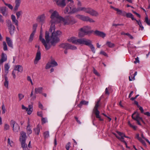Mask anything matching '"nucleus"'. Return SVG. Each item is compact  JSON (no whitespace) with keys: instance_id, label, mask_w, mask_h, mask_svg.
I'll use <instances>...</instances> for the list:
<instances>
[{"instance_id":"nucleus-1","label":"nucleus","mask_w":150,"mask_h":150,"mask_svg":"<svg viewBox=\"0 0 150 150\" xmlns=\"http://www.w3.org/2000/svg\"><path fill=\"white\" fill-rule=\"evenodd\" d=\"M52 32L51 36L50 37L49 33L47 31L45 32V40L42 38V35L41 33L39 36L40 40L47 50L49 49L51 45L54 46L56 43L59 42V37L62 34L61 32L59 30L56 31H53Z\"/></svg>"},{"instance_id":"nucleus-2","label":"nucleus","mask_w":150,"mask_h":150,"mask_svg":"<svg viewBox=\"0 0 150 150\" xmlns=\"http://www.w3.org/2000/svg\"><path fill=\"white\" fill-rule=\"evenodd\" d=\"M49 12L50 14V23L51 24L49 31L52 32L53 31H54L55 25L61 22L62 17L59 15V13L56 10L51 9L49 10Z\"/></svg>"},{"instance_id":"nucleus-3","label":"nucleus","mask_w":150,"mask_h":150,"mask_svg":"<svg viewBox=\"0 0 150 150\" xmlns=\"http://www.w3.org/2000/svg\"><path fill=\"white\" fill-rule=\"evenodd\" d=\"M68 41L70 42L75 44L81 45H85L88 46L91 48L92 51L95 53V50L93 45L91 44V40L85 38L77 39L74 37H72L68 39Z\"/></svg>"},{"instance_id":"nucleus-4","label":"nucleus","mask_w":150,"mask_h":150,"mask_svg":"<svg viewBox=\"0 0 150 150\" xmlns=\"http://www.w3.org/2000/svg\"><path fill=\"white\" fill-rule=\"evenodd\" d=\"M79 7L76 8L74 3L69 4L65 8L64 12L65 13L73 14L77 12L79 10Z\"/></svg>"},{"instance_id":"nucleus-5","label":"nucleus","mask_w":150,"mask_h":150,"mask_svg":"<svg viewBox=\"0 0 150 150\" xmlns=\"http://www.w3.org/2000/svg\"><path fill=\"white\" fill-rule=\"evenodd\" d=\"M76 22V21L72 16H69L65 18L62 17L61 23L64 25H73Z\"/></svg>"},{"instance_id":"nucleus-6","label":"nucleus","mask_w":150,"mask_h":150,"mask_svg":"<svg viewBox=\"0 0 150 150\" xmlns=\"http://www.w3.org/2000/svg\"><path fill=\"white\" fill-rule=\"evenodd\" d=\"M79 10L80 11H83L92 16H97L98 15V13L97 12L90 8L79 7Z\"/></svg>"},{"instance_id":"nucleus-7","label":"nucleus","mask_w":150,"mask_h":150,"mask_svg":"<svg viewBox=\"0 0 150 150\" xmlns=\"http://www.w3.org/2000/svg\"><path fill=\"white\" fill-rule=\"evenodd\" d=\"M100 99H98L96 103L95 106L93 110V112L96 115V117L97 118H98L99 120L103 121V119L101 118L99 115L100 112L98 110V108L99 106V103L100 102Z\"/></svg>"},{"instance_id":"nucleus-8","label":"nucleus","mask_w":150,"mask_h":150,"mask_svg":"<svg viewBox=\"0 0 150 150\" xmlns=\"http://www.w3.org/2000/svg\"><path fill=\"white\" fill-rule=\"evenodd\" d=\"M132 117L133 119L137 121V124L139 125H141L140 122L141 121L144 123V122L143 121L142 118L140 117L139 113L137 112H135L132 115Z\"/></svg>"},{"instance_id":"nucleus-9","label":"nucleus","mask_w":150,"mask_h":150,"mask_svg":"<svg viewBox=\"0 0 150 150\" xmlns=\"http://www.w3.org/2000/svg\"><path fill=\"white\" fill-rule=\"evenodd\" d=\"M6 22L7 26L10 34L11 35H13L15 30V26L13 24L10 20H7Z\"/></svg>"},{"instance_id":"nucleus-10","label":"nucleus","mask_w":150,"mask_h":150,"mask_svg":"<svg viewBox=\"0 0 150 150\" xmlns=\"http://www.w3.org/2000/svg\"><path fill=\"white\" fill-rule=\"evenodd\" d=\"M76 17L78 18L85 21H89L90 23H94L95 21L92 19L88 16H85L82 15H77Z\"/></svg>"},{"instance_id":"nucleus-11","label":"nucleus","mask_w":150,"mask_h":150,"mask_svg":"<svg viewBox=\"0 0 150 150\" xmlns=\"http://www.w3.org/2000/svg\"><path fill=\"white\" fill-rule=\"evenodd\" d=\"M10 125L12 127L13 132H18L20 129L19 126L14 121L12 120L11 121Z\"/></svg>"},{"instance_id":"nucleus-12","label":"nucleus","mask_w":150,"mask_h":150,"mask_svg":"<svg viewBox=\"0 0 150 150\" xmlns=\"http://www.w3.org/2000/svg\"><path fill=\"white\" fill-rule=\"evenodd\" d=\"M22 108L23 110H25L26 111H27V113L28 115L31 114L33 110V105H28V108L25 107L23 105H22Z\"/></svg>"},{"instance_id":"nucleus-13","label":"nucleus","mask_w":150,"mask_h":150,"mask_svg":"<svg viewBox=\"0 0 150 150\" xmlns=\"http://www.w3.org/2000/svg\"><path fill=\"white\" fill-rule=\"evenodd\" d=\"M54 1L59 6L63 8L66 6L65 0H54Z\"/></svg>"},{"instance_id":"nucleus-14","label":"nucleus","mask_w":150,"mask_h":150,"mask_svg":"<svg viewBox=\"0 0 150 150\" xmlns=\"http://www.w3.org/2000/svg\"><path fill=\"white\" fill-rule=\"evenodd\" d=\"M40 47L38 46V50H37V52L36 54V57L34 61V63L35 64H37L38 61L41 59V53L39 50Z\"/></svg>"},{"instance_id":"nucleus-15","label":"nucleus","mask_w":150,"mask_h":150,"mask_svg":"<svg viewBox=\"0 0 150 150\" xmlns=\"http://www.w3.org/2000/svg\"><path fill=\"white\" fill-rule=\"evenodd\" d=\"M0 12L3 15L6 17L8 16V12L6 11V8L5 6L0 7Z\"/></svg>"},{"instance_id":"nucleus-16","label":"nucleus","mask_w":150,"mask_h":150,"mask_svg":"<svg viewBox=\"0 0 150 150\" xmlns=\"http://www.w3.org/2000/svg\"><path fill=\"white\" fill-rule=\"evenodd\" d=\"M116 132L118 134L120 137V140L122 142H123L124 143H125V145H127V143L124 140V137H125L127 138H128V137L126 136L124 133H122L118 131H117Z\"/></svg>"},{"instance_id":"nucleus-17","label":"nucleus","mask_w":150,"mask_h":150,"mask_svg":"<svg viewBox=\"0 0 150 150\" xmlns=\"http://www.w3.org/2000/svg\"><path fill=\"white\" fill-rule=\"evenodd\" d=\"M45 16L44 14H42L38 16L37 18V21L41 23L42 24L45 23Z\"/></svg>"},{"instance_id":"nucleus-18","label":"nucleus","mask_w":150,"mask_h":150,"mask_svg":"<svg viewBox=\"0 0 150 150\" xmlns=\"http://www.w3.org/2000/svg\"><path fill=\"white\" fill-rule=\"evenodd\" d=\"M20 140L21 142L25 141L26 138V134L23 131H22L20 133Z\"/></svg>"},{"instance_id":"nucleus-19","label":"nucleus","mask_w":150,"mask_h":150,"mask_svg":"<svg viewBox=\"0 0 150 150\" xmlns=\"http://www.w3.org/2000/svg\"><path fill=\"white\" fill-rule=\"evenodd\" d=\"M91 29V27L90 26H87L81 28V30H83L85 33L88 34V33H91L92 32L91 31L89 30Z\"/></svg>"},{"instance_id":"nucleus-20","label":"nucleus","mask_w":150,"mask_h":150,"mask_svg":"<svg viewBox=\"0 0 150 150\" xmlns=\"http://www.w3.org/2000/svg\"><path fill=\"white\" fill-rule=\"evenodd\" d=\"M94 33L96 35L101 37L103 38H104L106 36L105 34L102 32L98 30H96L95 31Z\"/></svg>"},{"instance_id":"nucleus-21","label":"nucleus","mask_w":150,"mask_h":150,"mask_svg":"<svg viewBox=\"0 0 150 150\" xmlns=\"http://www.w3.org/2000/svg\"><path fill=\"white\" fill-rule=\"evenodd\" d=\"M7 58L6 55L4 53H2L1 56V59H0V63H2L7 60Z\"/></svg>"},{"instance_id":"nucleus-22","label":"nucleus","mask_w":150,"mask_h":150,"mask_svg":"<svg viewBox=\"0 0 150 150\" xmlns=\"http://www.w3.org/2000/svg\"><path fill=\"white\" fill-rule=\"evenodd\" d=\"M15 6L14 8L15 11H17L21 3V0H15Z\"/></svg>"},{"instance_id":"nucleus-23","label":"nucleus","mask_w":150,"mask_h":150,"mask_svg":"<svg viewBox=\"0 0 150 150\" xmlns=\"http://www.w3.org/2000/svg\"><path fill=\"white\" fill-rule=\"evenodd\" d=\"M14 70L17 71L19 72H22L23 71V67L21 65H16L15 67Z\"/></svg>"},{"instance_id":"nucleus-24","label":"nucleus","mask_w":150,"mask_h":150,"mask_svg":"<svg viewBox=\"0 0 150 150\" xmlns=\"http://www.w3.org/2000/svg\"><path fill=\"white\" fill-rule=\"evenodd\" d=\"M11 18L13 23L15 24L16 26H18V22L15 16L12 14L11 16Z\"/></svg>"},{"instance_id":"nucleus-25","label":"nucleus","mask_w":150,"mask_h":150,"mask_svg":"<svg viewBox=\"0 0 150 150\" xmlns=\"http://www.w3.org/2000/svg\"><path fill=\"white\" fill-rule=\"evenodd\" d=\"M6 40L8 46L11 47L13 48L12 42L11 39L9 37H7Z\"/></svg>"},{"instance_id":"nucleus-26","label":"nucleus","mask_w":150,"mask_h":150,"mask_svg":"<svg viewBox=\"0 0 150 150\" xmlns=\"http://www.w3.org/2000/svg\"><path fill=\"white\" fill-rule=\"evenodd\" d=\"M10 68V66L8 64H6L4 65V71L5 75H4L7 76L8 72V70Z\"/></svg>"},{"instance_id":"nucleus-27","label":"nucleus","mask_w":150,"mask_h":150,"mask_svg":"<svg viewBox=\"0 0 150 150\" xmlns=\"http://www.w3.org/2000/svg\"><path fill=\"white\" fill-rule=\"evenodd\" d=\"M116 11H117V14L123 16H125V11H122V10H120L118 8H117Z\"/></svg>"},{"instance_id":"nucleus-28","label":"nucleus","mask_w":150,"mask_h":150,"mask_svg":"<svg viewBox=\"0 0 150 150\" xmlns=\"http://www.w3.org/2000/svg\"><path fill=\"white\" fill-rule=\"evenodd\" d=\"M125 16H126L127 18H131L132 20L135 21V20H136V19L134 18L133 15H132V14L130 13H127L125 12Z\"/></svg>"},{"instance_id":"nucleus-29","label":"nucleus","mask_w":150,"mask_h":150,"mask_svg":"<svg viewBox=\"0 0 150 150\" xmlns=\"http://www.w3.org/2000/svg\"><path fill=\"white\" fill-rule=\"evenodd\" d=\"M28 126L27 127V132L28 134H30L32 133V131L30 125V122L29 120L28 122Z\"/></svg>"},{"instance_id":"nucleus-30","label":"nucleus","mask_w":150,"mask_h":150,"mask_svg":"<svg viewBox=\"0 0 150 150\" xmlns=\"http://www.w3.org/2000/svg\"><path fill=\"white\" fill-rule=\"evenodd\" d=\"M43 88L42 87H40L35 88V94L41 93L42 91Z\"/></svg>"},{"instance_id":"nucleus-31","label":"nucleus","mask_w":150,"mask_h":150,"mask_svg":"<svg viewBox=\"0 0 150 150\" xmlns=\"http://www.w3.org/2000/svg\"><path fill=\"white\" fill-rule=\"evenodd\" d=\"M87 34L85 33L84 31L82 30H81V28L79 30V32L78 36L79 37H83L85 35Z\"/></svg>"},{"instance_id":"nucleus-32","label":"nucleus","mask_w":150,"mask_h":150,"mask_svg":"<svg viewBox=\"0 0 150 150\" xmlns=\"http://www.w3.org/2000/svg\"><path fill=\"white\" fill-rule=\"evenodd\" d=\"M5 82L4 85L5 87L8 88V81L7 77L6 75H4Z\"/></svg>"},{"instance_id":"nucleus-33","label":"nucleus","mask_w":150,"mask_h":150,"mask_svg":"<svg viewBox=\"0 0 150 150\" xmlns=\"http://www.w3.org/2000/svg\"><path fill=\"white\" fill-rule=\"evenodd\" d=\"M22 147L23 150H29L27 147V144L25 143V141L21 142Z\"/></svg>"},{"instance_id":"nucleus-34","label":"nucleus","mask_w":150,"mask_h":150,"mask_svg":"<svg viewBox=\"0 0 150 150\" xmlns=\"http://www.w3.org/2000/svg\"><path fill=\"white\" fill-rule=\"evenodd\" d=\"M88 103V101L85 100H82L80 102V103L78 105V106L79 108H81L83 105H87Z\"/></svg>"},{"instance_id":"nucleus-35","label":"nucleus","mask_w":150,"mask_h":150,"mask_svg":"<svg viewBox=\"0 0 150 150\" xmlns=\"http://www.w3.org/2000/svg\"><path fill=\"white\" fill-rule=\"evenodd\" d=\"M40 126L39 125H38L37 126L36 128L34 129V130L36 134L37 135L39 134L40 132Z\"/></svg>"},{"instance_id":"nucleus-36","label":"nucleus","mask_w":150,"mask_h":150,"mask_svg":"<svg viewBox=\"0 0 150 150\" xmlns=\"http://www.w3.org/2000/svg\"><path fill=\"white\" fill-rule=\"evenodd\" d=\"M69 44L67 43H64L61 44L59 47L65 49H68V46Z\"/></svg>"},{"instance_id":"nucleus-37","label":"nucleus","mask_w":150,"mask_h":150,"mask_svg":"<svg viewBox=\"0 0 150 150\" xmlns=\"http://www.w3.org/2000/svg\"><path fill=\"white\" fill-rule=\"evenodd\" d=\"M22 14L23 12L21 10L17 11L16 12V16L17 19H18L20 16L22 15Z\"/></svg>"},{"instance_id":"nucleus-38","label":"nucleus","mask_w":150,"mask_h":150,"mask_svg":"<svg viewBox=\"0 0 150 150\" xmlns=\"http://www.w3.org/2000/svg\"><path fill=\"white\" fill-rule=\"evenodd\" d=\"M135 21L137 22L138 25H139L140 28H141V30H143L144 29V28L142 25V24L140 21V20H135Z\"/></svg>"},{"instance_id":"nucleus-39","label":"nucleus","mask_w":150,"mask_h":150,"mask_svg":"<svg viewBox=\"0 0 150 150\" xmlns=\"http://www.w3.org/2000/svg\"><path fill=\"white\" fill-rule=\"evenodd\" d=\"M35 33V31H34L32 33L30 34L29 40V41L30 42H31L33 41V37Z\"/></svg>"},{"instance_id":"nucleus-40","label":"nucleus","mask_w":150,"mask_h":150,"mask_svg":"<svg viewBox=\"0 0 150 150\" xmlns=\"http://www.w3.org/2000/svg\"><path fill=\"white\" fill-rule=\"evenodd\" d=\"M106 44L110 47H113L115 46L114 44L113 43L109 41L107 42Z\"/></svg>"},{"instance_id":"nucleus-41","label":"nucleus","mask_w":150,"mask_h":150,"mask_svg":"<svg viewBox=\"0 0 150 150\" xmlns=\"http://www.w3.org/2000/svg\"><path fill=\"white\" fill-rule=\"evenodd\" d=\"M76 47L73 45H71L70 44H69L68 49H71L72 50H75L76 49Z\"/></svg>"},{"instance_id":"nucleus-42","label":"nucleus","mask_w":150,"mask_h":150,"mask_svg":"<svg viewBox=\"0 0 150 150\" xmlns=\"http://www.w3.org/2000/svg\"><path fill=\"white\" fill-rule=\"evenodd\" d=\"M45 139L49 137V133L48 131H46L43 133Z\"/></svg>"},{"instance_id":"nucleus-43","label":"nucleus","mask_w":150,"mask_h":150,"mask_svg":"<svg viewBox=\"0 0 150 150\" xmlns=\"http://www.w3.org/2000/svg\"><path fill=\"white\" fill-rule=\"evenodd\" d=\"M3 1L4 2L5 5L8 6L9 8L11 10H12L13 9V7L12 5L10 4L6 3L4 0H3Z\"/></svg>"},{"instance_id":"nucleus-44","label":"nucleus","mask_w":150,"mask_h":150,"mask_svg":"<svg viewBox=\"0 0 150 150\" xmlns=\"http://www.w3.org/2000/svg\"><path fill=\"white\" fill-rule=\"evenodd\" d=\"M3 49L4 51H6L7 50V47L6 44L5 42L4 41L3 42Z\"/></svg>"},{"instance_id":"nucleus-45","label":"nucleus","mask_w":150,"mask_h":150,"mask_svg":"<svg viewBox=\"0 0 150 150\" xmlns=\"http://www.w3.org/2000/svg\"><path fill=\"white\" fill-rule=\"evenodd\" d=\"M52 67L56 66L57 65V62L54 60H52L51 62Z\"/></svg>"},{"instance_id":"nucleus-46","label":"nucleus","mask_w":150,"mask_h":150,"mask_svg":"<svg viewBox=\"0 0 150 150\" xmlns=\"http://www.w3.org/2000/svg\"><path fill=\"white\" fill-rule=\"evenodd\" d=\"M10 128L9 125L7 124H5L4 126V130H8Z\"/></svg>"},{"instance_id":"nucleus-47","label":"nucleus","mask_w":150,"mask_h":150,"mask_svg":"<svg viewBox=\"0 0 150 150\" xmlns=\"http://www.w3.org/2000/svg\"><path fill=\"white\" fill-rule=\"evenodd\" d=\"M18 96L20 101L24 97V95L21 93L18 94Z\"/></svg>"},{"instance_id":"nucleus-48","label":"nucleus","mask_w":150,"mask_h":150,"mask_svg":"<svg viewBox=\"0 0 150 150\" xmlns=\"http://www.w3.org/2000/svg\"><path fill=\"white\" fill-rule=\"evenodd\" d=\"M128 124L132 128H133L134 129L136 130L137 129V127L135 126H134L132 125L130 122L129 121L128 122Z\"/></svg>"},{"instance_id":"nucleus-49","label":"nucleus","mask_w":150,"mask_h":150,"mask_svg":"<svg viewBox=\"0 0 150 150\" xmlns=\"http://www.w3.org/2000/svg\"><path fill=\"white\" fill-rule=\"evenodd\" d=\"M71 143L70 142H69L66 145L65 148L67 150H69V148L70 147Z\"/></svg>"},{"instance_id":"nucleus-50","label":"nucleus","mask_w":150,"mask_h":150,"mask_svg":"<svg viewBox=\"0 0 150 150\" xmlns=\"http://www.w3.org/2000/svg\"><path fill=\"white\" fill-rule=\"evenodd\" d=\"M1 108L2 110V113L3 114H4L5 112L6 109L5 108V106L4 104H3L2 105Z\"/></svg>"},{"instance_id":"nucleus-51","label":"nucleus","mask_w":150,"mask_h":150,"mask_svg":"<svg viewBox=\"0 0 150 150\" xmlns=\"http://www.w3.org/2000/svg\"><path fill=\"white\" fill-rule=\"evenodd\" d=\"M145 22L149 25H150V21H149L147 17H145Z\"/></svg>"},{"instance_id":"nucleus-52","label":"nucleus","mask_w":150,"mask_h":150,"mask_svg":"<svg viewBox=\"0 0 150 150\" xmlns=\"http://www.w3.org/2000/svg\"><path fill=\"white\" fill-rule=\"evenodd\" d=\"M52 67V64H51V62L47 63L45 67V68L46 69H48L50 68L51 67Z\"/></svg>"},{"instance_id":"nucleus-53","label":"nucleus","mask_w":150,"mask_h":150,"mask_svg":"<svg viewBox=\"0 0 150 150\" xmlns=\"http://www.w3.org/2000/svg\"><path fill=\"white\" fill-rule=\"evenodd\" d=\"M41 121L42 123L43 124L45 123L46 122H47V119L46 118L42 117Z\"/></svg>"},{"instance_id":"nucleus-54","label":"nucleus","mask_w":150,"mask_h":150,"mask_svg":"<svg viewBox=\"0 0 150 150\" xmlns=\"http://www.w3.org/2000/svg\"><path fill=\"white\" fill-rule=\"evenodd\" d=\"M135 76L133 75H133H131L130 76H129V81H132V80H135Z\"/></svg>"},{"instance_id":"nucleus-55","label":"nucleus","mask_w":150,"mask_h":150,"mask_svg":"<svg viewBox=\"0 0 150 150\" xmlns=\"http://www.w3.org/2000/svg\"><path fill=\"white\" fill-rule=\"evenodd\" d=\"M139 141L142 143L143 144V145L146 146V143L144 140H143L142 138H141Z\"/></svg>"},{"instance_id":"nucleus-56","label":"nucleus","mask_w":150,"mask_h":150,"mask_svg":"<svg viewBox=\"0 0 150 150\" xmlns=\"http://www.w3.org/2000/svg\"><path fill=\"white\" fill-rule=\"evenodd\" d=\"M38 25L37 24H35L33 25V32L35 31V33L37 27Z\"/></svg>"},{"instance_id":"nucleus-57","label":"nucleus","mask_w":150,"mask_h":150,"mask_svg":"<svg viewBox=\"0 0 150 150\" xmlns=\"http://www.w3.org/2000/svg\"><path fill=\"white\" fill-rule=\"evenodd\" d=\"M33 90L31 92L30 95V96L32 97V99L33 100H34L36 98V96H33Z\"/></svg>"},{"instance_id":"nucleus-58","label":"nucleus","mask_w":150,"mask_h":150,"mask_svg":"<svg viewBox=\"0 0 150 150\" xmlns=\"http://www.w3.org/2000/svg\"><path fill=\"white\" fill-rule=\"evenodd\" d=\"M8 144H9V145H10V146H13V142H12V141H11V142L9 138L8 139Z\"/></svg>"},{"instance_id":"nucleus-59","label":"nucleus","mask_w":150,"mask_h":150,"mask_svg":"<svg viewBox=\"0 0 150 150\" xmlns=\"http://www.w3.org/2000/svg\"><path fill=\"white\" fill-rule=\"evenodd\" d=\"M4 20L3 19V17L2 15L0 14V22L2 23H4Z\"/></svg>"},{"instance_id":"nucleus-60","label":"nucleus","mask_w":150,"mask_h":150,"mask_svg":"<svg viewBox=\"0 0 150 150\" xmlns=\"http://www.w3.org/2000/svg\"><path fill=\"white\" fill-rule=\"evenodd\" d=\"M93 72L94 74L98 76H99V74L97 72V71L95 69H94L93 70Z\"/></svg>"},{"instance_id":"nucleus-61","label":"nucleus","mask_w":150,"mask_h":150,"mask_svg":"<svg viewBox=\"0 0 150 150\" xmlns=\"http://www.w3.org/2000/svg\"><path fill=\"white\" fill-rule=\"evenodd\" d=\"M38 104H39V105H38L39 107L40 108H41V109H43V105H42V104L40 102H39Z\"/></svg>"},{"instance_id":"nucleus-62","label":"nucleus","mask_w":150,"mask_h":150,"mask_svg":"<svg viewBox=\"0 0 150 150\" xmlns=\"http://www.w3.org/2000/svg\"><path fill=\"white\" fill-rule=\"evenodd\" d=\"M37 114L38 116L41 117H42V112H37Z\"/></svg>"},{"instance_id":"nucleus-63","label":"nucleus","mask_w":150,"mask_h":150,"mask_svg":"<svg viewBox=\"0 0 150 150\" xmlns=\"http://www.w3.org/2000/svg\"><path fill=\"white\" fill-rule=\"evenodd\" d=\"M75 119L76 120L77 122V123L79 124H81V122L80 121V120H79L78 119V117H75Z\"/></svg>"},{"instance_id":"nucleus-64","label":"nucleus","mask_w":150,"mask_h":150,"mask_svg":"<svg viewBox=\"0 0 150 150\" xmlns=\"http://www.w3.org/2000/svg\"><path fill=\"white\" fill-rule=\"evenodd\" d=\"M139 62V60L138 57H137L135 58V61L134 62V63L136 64L137 63Z\"/></svg>"}]
</instances>
